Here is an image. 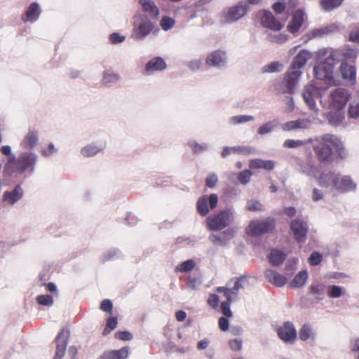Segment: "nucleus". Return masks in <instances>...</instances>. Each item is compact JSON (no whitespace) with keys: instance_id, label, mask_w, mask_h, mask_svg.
I'll list each match as a JSON object with an SVG mask.
<instances>
[{"instance_id":"obj_1","label":"nucleus","mask_w":359,"mask_h":359,"mask_svg":"<svg viewBox=\"0 0 359 359\" xmlns=\"http://www.w3.org/2000/svg\"><path fill=\"white\" fill-rule=\"evenodd\" d=\"M350 95L348 90L337 88L330 91L328 102L320 100V104L324 109L323 114L332 126H337L343 121L344 116L342 111Z\"/></svg>"},{"instance_id":"obj_2","label":"nucleus","mask_w":359,"mask_h":359,"mask_svg":"<svg viewBox=\"0 0 359 359\" xmlns=\"http://www.w3.org/2000/svg\"><path fill=\"white\" fill-rule=\"evenodd\" d=\"M337 56L334 48H323L316 53V58H324L313 68L314 76L317 79L324 81L329 85L334 84V71L340 62Z\"/></svg>"},{"instance_id":"obj_3","label":"nucleus","mask_w":359,"mask_h":359,"mask_svg":"<svg viewBox=\"0 0 359 359\" xmlns=\"http://www.w3.org/2000/svg\"><path fill=\"white\" fill-rule=\"evenodd\" d=\"M37 154L29 150L21 153L18 157L11 156L4 166V172L11 175L13 172L22 174L25 170H34L37 162Z\"/></svg>"},{"instance_id":"obj_4","label":"nucleus","mask_w":359,"mask_h":359,"mask_svg":"<svg viewBox=\"0 0 359 359\" xmlns=\"http://www.w3.org/2000/svg\"><path fill=\"white\" fill-rule=\"evenodd\" d=\"M313 149L318 161L321 163H330L332 161L334 135L325 134L313 139Z\"/></svg>"},{"instance_id":"obj_5","label":"nucleus","mask_w":359,"mask_h":359,"mask_svg":"<svg viewBox=\"0 0 359 359\" xmlns=\"http://www.w3.org/2000/svg\"><path fill=\"white\" fill-rule=\"evenodd\" d=\"M154 25L144 14H140L135 17L131 36L137 41L144 40L154 29Z\"/></svg>"},{"instance_id":"obj_6","label":"nucleus","mask_w":359,"mask_h":359,"mask_svg":"<svg viewBox=\"0 0 359 359\" xmlns=\"http://www.w3.org/2000/svg\"><path fill=\"white\" fill-rule=\"evenodd\" d=\"M234 212L231 208L220 211L218 214L208 217V227L213 231H219L227 226L233 219Z\"/></svg>"},{"instance_id":"obj_7","label":"nucleus","mask_w":359,"mask_h":359,"mask_svg":"<svg viewBox=\"0 0 359 359\" xmlns=\"http://www.w3.org/2000/svg\"><path fill=\"white\" fill-rule=\"evenodd\" d=\"M302 74L300 70L288 69V71L284 74L283 79L277 86L276 90L278 93L289 95L292 94Z\"/></svg>"},{"instance_id":"obj_8","label":"nucleus","mask_w":359,"mask_h":359,"mask_svg":"<svg viewBox=\"0 0 359 359\" xmlns=\"http://www.w3.org/2000/svg\"><path fill=\"white\" fill-rule=\"evenodd\" d=\"M322 89L316 87L313 84H307L302 89V96L309 109L314 113H318V109L316 104V100L321 97Z\"/></svg>"},{"instance_id":"obj_9","label":"nucleus","mask_w":359,"mask_h":359,"mask_svg":"<svg viewBox=\"0 0 359 359\" xmlns=\"http://www.w3.org/2000/svg\"><path fill=\"white\" fill-rule=\"evenodd\" d=\"M274 227V220L267 218L265 220H253L247 228V232L252 236H259L271 231Z\"/></svg>"},{"instance_id":"obj_10","label":"nucleus","mask_w":359,"mask_h":359,"mask_svg":"<svg viewBox=\"0 0 359 359\" xmlns=\"http://www.w3.org/2000/svg\"><path fill=\"white\" fill-rule=\"evenodd\" d=\"M228 60L226 52L218 49L208 54L205 58V64L209 67L222 69L227 66Z\"/></svg>"},{"instance_id":"obj_11","label":"nucleus","mask_w":359,"mask_h":359,"mask_svg":"<svg viewBox=\"0 0 359 359\" xmlns=\"http://www.w3.org/2000/svg\"><path fill=\"white\" fill-rule=\"evenodd\" d=\"M290 226L294 239L298 243H304L309 231L307 222L301 218H297L291 221Z\"/></svg>"},{"instance_id":"obj_12","label":"nucleus","mask_w":359,"mask_h":359,"mask_svg":"<svg viewBox=\"0 0 359 359\" xmlns=\"http://www.w3.org/2000/svg\"><path fill=\"white\" fill-rule=\"evenodd\" d=\"M278 337L285 343L294 344L297 339V331L293 323L287 321L277 328Z\"/></svg>"},{"instance_id":"obj_13","label":"nucleus","mask_w":359,"mask_h":359,"mask_svg":"<svg viewBox=\"0 0 359 359\" xmlns=\"http://www.w3.org/2000/svg\"><path fill=\"white\" fill-rule=\"evenodd\" d=\"M248 8L247 3L243 1L230 7L224 16V21L227 23L238 21L247 13Z\"/></svg>"},{"instance_id":"obj_14","label":"nucleus","mask_w":359,"mask_h":359,"mask_svg":"<svg viewBox=\"0 0 359 359\" xmlns=\"http://www.w3.org/2000/svg\"><path fill=\"white\" fill-rule=\"evenodd\" d=\"M69 332L67 329L63 328L58 333L55 338L56 351L53 359H62L66 351Z\"/></svg>"},{"instance_id":"obj_15","label":"nucleus","mask_w":359,"mask_h":359,"mask_svg":"<svg viewBox=\"0 0 359 359\" xmlns=\"http://www.w3.org/2000/svg\"><path fill=\"white\" fill-rule=\"evenodd\" d=\"M218 201L217 194H212L209 197L203 196L200 197L197 202V210L201 216H205L209 212L208 204L210 209L216 208Z\"/></svg>"},{"instance_id":"obj_16","label":"nucleus","mask_w":359,"mask_h":359,"mask_svg":"<svg viewBox=\"0 0 359 359\" xmlns=\"http://www.w3.org/2000/svg\"><path fill=\"white\" fill-rule=\"evenodd\" d=\"M106 147L105 142L102 141L93 142L81 149V155L84 158H90L104 151Z\"/></svg>"},{"instance_id":"obj_17","label":"nucleus","mask_w":359,"mask_h":359,"mask_svg":"<svg viewBox=\"0 0 359 359\" xmlns=\"http://www.w3.org/2000/svg\"><path fill=\"white\" fill-rule=\"evenodd\" d=\"M337 172L331 170L325 171L318 178L319 185L325 189V191H331L334 189V183L337 180Z\"/></svg>"},{"instance_id":"obj_18","label":"nucleus","mask_w":359,"mask_h":359,"mask_svg":"<svg viewBox=\"0 0 359 359\" xmlns=\"http://www.w3.org/2000/svg\"><path fill=\"white\" fill-rule=\"evenodd\" d=\"M39 141V131L34 128H29L20 142V146L31 150L38 145Z\"/></svg>"},{"instance_id":"obj_19","label":"nucleus","mask_w":359,"mask_h":359,"mask_svg":"<svg viewBox=\"0 0 359 359\" xmlns=\"http://www.w3.org/2000/svg\"><path fill=\"white\" fill-rule=\"evenodd\" d=\"M356 187L355 183L348 176H342L337 174V180L334 183V189L340 192H345L354 190Z\"/></svg>"},{"instance_id":"obj_20","label":"nucleus","mask_w":359,"mask_h":359,"mask_svg":"<svg viewBox=\"0 0 359 359\" xmlns=\"http://www.w3.org/2000/svg\"><path fill=\"white\" fill-rule=\"evenodd\" d=\"M338 31V26L334 23H331L325 26L316 28L311 30L307 35L306 41L310 40L312 38H320L327 36L330 34Z\"/></svg>"},{"instance_id":"obj_21","label":"nucleus","mask_w":359,"mask_h":359,"mask_svg":"<svg viewBox=\"0 0 359 359\" xmlns=\"http://www.w3.org/2000/svg\"><path fill=\"white\" fill-rule=\"evenodd\" d=\"M312 54L306 50H301L298 54L293 58L290 70H300L303 68L306 62L311 57Z\"/></svg>"},{"instance_id":"obj_22","label":"nucleus","mask_w":359,"mask_h":359,"mask_svg":"<svg viewBox=\"0 0 359 359\" xmlns=\"http://www.w3.org/2000/svg\"><path fill=\"white\" fill-rule=\"evenodd\" d=\"M24 195V191L21 185H16L12 191H5L3 194V200L9 205H14L20 201Z\"/></svg>"},{"instance_id":"obj_23","label":"nucleus","mask_w":359,"mask_h":359,"mask_svg":"<svg viewBox=\"0 0 359 359\" xmlns=\"http://www.w3.org/2000/svg\"><path fill=\"white\" fill-rule=\"evenodd\" d=\"M255 149L248 146L225 147L221 153L222 158H226L231 154H243L250 155L254 152Z\"/></svg>"},{"instance_id":"obj_24","label":"nucleus","mask_w":359,"mask_h":359,"mask_svg":"<svg viewBox=\"0 0 359 359\" xmlns=\"http://www.w3.org/2000/svg\"><path fill=\"white\" fill-rule=\"evenodd\" d=\"M139 4L148 18L154 19L159 15V9L153 0H139Z\"/></svg>"},{"instance_id":"obj_25","label":"nucleus","mask_w":359,"mask_h":359,"mask_svg":"<svg viewBox=\"0 0 359 359\" xmlns=\"http://www.w3.org/2000/svg\"><path fill=\"white\" fill-rule=\"evenodd\" d=\"M166 67V63L162 57H156L147 63L144 70L147 74H151L155 72L165 69Z\"/></svg>"},{"instance_id":"obj_26","label":"nucleus","mask_w":359,"mask_h":359,"mask_svg":"<svg viewBox=\"0 0 359 359\" xmlns=\"http://www.w3.org/2000/svg\"><path fill=\"white\" fill-rule=\"evenodd\" d=\"M264 274L267 280L276 287H283L287 282V278L285 276L272 269L266 270Z\"/></svg>"},{"instance_id":"obj_27","label":"nucleus","mask_w":359,"mask_h":359,"mask_svg":"<svg viewBox=\"0 0 359 359\" xmlns=\"http://www.w3.org/2000/svg\"><path fill=\"white\" fill-rule=\"evenodd\" d=\"M41 11L39 4L36 2H33L22 15V20L24 22H35L39 18Z\"/></svg>"},{"instance_id":"obj_28","label":"nucleus","mask_w":359,"mask_h":359,"mask_svg":"<svg viewBox=\"0 0 359 359\" xmlns=\"http://www.w3.org/2000/svg\"><path fill=\"white\" fill-rule=\"evenodd\" d=\"M261 21L264 27L275 31L280 30L283 27L282 24L277 21L269 11H265L263 13Z\"/></svg>"},{"instance_id":"obj_29","label":"nucleus","mask_w":359,"mask_h":359,"mask_svg":"<svg viewBox=\"0 0 359 359\" xmlns=\"http://www.w3.org/2000/svg\"><path fill=\"white\" fill-rule=\"evenodd\" d=\"M340 72L342 78L350 82H355L356 79L355 67L353 65H348L346 62H341Z\"/></svg>"},{"instance_id":"obj_30","label":"nucleus","mask_w":359,"mask_h":359,"mask_svg":"<svg viewBox=\"0 0 359 359\" xmlns=\"http://www.w3.org/2000/svg\"><path fill=\"white\" fill-rule=\"evenodd\" d=\"M304 15L302 10H297L294 13L292 20L287 26V29L291 33H295L299 29L304 22Z\"/></svg>"},{"instance_id":"obj_31","label":"nucleus","mask_w":359,"mask_h":359,"mask_svg":"<svg viewBox=\"0 0 359 359\" xmlns=\"http://www.w3.org/2000/svg\"><path fill=\"white\" fill-rule=\"evenodd\" d=\"M249 167L251 169H264L272 170L275 167V162L271 160L252 159L250 161Z\"/></svg>"},{"instance_id":"obj_32","label":"nucleus","mask_w":359,"mask_h":359,"mask_svg":"<svg viewBox=\"0 0 359 359\" xmlns=\"http://www.w3.org/2000/svg\"><path fill=\"white\" fill-rule=\"evenodd\" d=\"M299 337L304 341H314L316 338V334L311 325L304 324L299 331Z\"/></svg>"},{"instance_id":"obj_33","label":"nucleus","mask_w":359,"mask_h":359,"mask_svg":"<svg viewBox=\"0 0 359 359\" xmlns=\"http://www.w3.org/2000/svg\"><path fill=\"white\" fill-rule=\"evenodd\" d=\"M128 356V349L126 347L117 351L104 353L99 359H126Z\"/></svg>"},{"instance_id":"obj_34","label":"nucleus","mask_w":359,"mask_h":359,"mask_svg":"<svg viewBox=\"0 0 359 359\" xmlns=\"http://www.w3.org/2000/svg\"><path fill=\"white\" fill-rule=\"evenodd\" d=\"M334 52L337 55V57L340 62H345L346 60L355 59L356 57V52L353 49H334Z\"/></svg>"},{"instance_id":"obj_35","label":"nucleus","mask_w":359,"mask_h":359,"mask_svg":"<svg viewBox=\"0 0 359 359\" xmlns=\"http://www.w3.org/2000/svg\"><path fill=\"white\" fill-rule=\"evenodd\" d=\"M120 75L111 70H106L103 72L102 81L104 85L111 86L118 82Z\"/></svg>"},{"instance_id":"obj_36","label":"nucleus","mask_w":359,"mask_h":359,"mask_svg":"<svg viewBox=\"0 0 359 359\" xmlns=\"http://www.w3.org/2000/svg\"><path fill=\"white\" fill-rule=\"evenodd\" d=\"M348 115L351 118H359V95L351 100L348 109Z\"/></svg>"},{"instance_id":"obj_37","label":"nucleus","mask_w":359,"mask_h":359,"mask_svg":"<svg viewBox=\"0 0 359 359\" xmlns=\"http://www.w3.org/2000/svg\"><path fill=\"white\" fill-rule=\"evenodd\" d=\"M308 279V273L306 271H299L290 282V287H300L303 286Z\"/></svg>"},{"instance_id":"obj_38","label":"nucleus","mask_w":359,"mask_h":359,"mask_svg":"<svg viewBox=\"0 0 359 359\" xmlns=\"http://www.w3.org/2000/svg\"><path fill=\"white\" fill-rule=\"evenodd\" d=\"M255 117L250 115H237L231 116L229 118V123L231 126H237L244 124L248 122L253 121Z\"/></svg>"},{"instance_id":"obj_39","label":"nucleus","mask_w":359,"mask_h":359,"mask_svg":"<svg viewBox=\"0 0 359 359\" xmlns=\"http://www.w3.org/2000/svg\"><path fill=\"white\" fill-rule=\"evenodd\" d=\"M285 259V255L279 250L273 249L271 251L269 259L273 266L280 264Z\"/></svg>"},{"instance_id":"obj_40","label":"nucleus","mask_w":359,"mask_h":359,"mask_svg":"<svg viewBox=\"0 0 359 359\" xmlns=\"http://www.w3.org/2000/svg\"><path fill=\"white\" fill-rule=\"evenodd\" d=\"M313 139L310 138L307 140H290L287 139L283 143V147L290 149H295L300 147H303L306 145L308 143H313Z\"/></svg>"},{"instance_id":"obj_41","label":"nucleus","mask_w":359,"mask_h":359,"mask_svg":"<svg viewBox=\"0 0 359 359\" xmlns=\"http://www.w3.org/2000/svg\"><path fill=\"white\" fill-rule=\"evenodd\" d=\"M278 122L277 120L268 121L264 124L262 125L257 129V133L260 135H264L271 133L274 130V128L278 126Z\"/></svg>"},{"instance_id":"obj_42","label":"nucleus","mask_w":359,"mask_h":359,"mask_svg":"<svg viewBox=\"0 0 359 359\" xmlns=\"http://www.w3.org/2000/svg\"><path fill=\"white\" fill-rule=\"evenodd\" d=\"M283 69V65L279 62H272L262 68V73L279 72Z\"/></svg>"},{"instance_id":"obj_43","label":"nucleus","mask_w":359,"mask_h":359,"mask_svg":"<svg viewBox=\"0 0 359 359\" xmlns=\"http://www.w3.org/2000/svg\"><path fill=\"white\" fill-rule=\"evenodd\" d=\"M343 0H320V6L325 11H330L339 6Z\"/></svg>"},{"instance_id":"obj_44","label":"nucleus","mask_w":359,"mask_h":359,"mask_svg":"<svg viewBox=\"0 0 359 359\" xmlns=\"http://www.w3.org/2000/svg\"><path fill=\"white\" fill-rule=\"evenodd\" d=\"M334 142H336V144H334V150L337 152L339 157L341 159H344L348 156V151L344 147L341 141L334 135Z\"/></svg>"},{"instance_id":"obj_45","label":"nucleus","mask_w":359,"mask_h":359,"mask_svg":"<svg viewBox=\"0 0 359 359\" xmlns=\"http://www.w3.org/2000/svg\"><path fill=\"white\" fill-rule=\"evenodd\" d=\"M310 292L315 295L318 299H323L325 292V285H312L309 287Z\"/></svg>"},{"instance_id":"obj_46","label":"nucleus","mask_w":359,"mask_h":359,"mask_svg":"<svg viewBox=\"0 0 359 359\" xmlns=\"http://www.w3.org/2000/svg\"><path fill=\"white\" fill-rule=\"evenodd\" d=\"M246 208L249 211L252 212H262L264 210L263 204L256 199H250L248 201Z\"/></svg>"},{"instance_id":"obj_47","label":"nucleus","mask_w":359,"mask_h":359,"mask_svg":"<svg viewBox=\"0 0 359 359\" xmlns=\"http://www.w3.org/2000/svg\"><path fill=\"white\" fill-rule=\"evenodd\" d=\"M188 144L194 154H201V152L208 149V144L206 143L199 144L191 140L189 142Z\"/></svg>"},{"instance_id":"obj_48","label":"nucleus","mask_w":359,"mask_h":359,"mask_svg":"<svg viewBox=\"0 0 359 359\" xmlns=\"http://www.w3.org/2000/svg\"><path fill=\"white\" fill-rule=\"evenodd\" d=\"M195 262L193 259H188L182 262L176 266V271L180 272H187L194 269Z\"/></svg>"},{"instance_id":"obj_49","label":"nucleus","mask_w":359,"mask_h":359,"mask_svg":"<svg viewBox=\"0 0 359 359\" xmlns=\"http://www.w3.org/2000/svg\"><path fill=\"white\" fill-rule=\"evenodd\" d=\"M300 170L302 172L305 173L309 176H314L316 174V168L315 165L310 162L306 163L299 164Z\"/></svg>"},{"instance_id":"obj_50","label":"nucleus","mask_w":359,"mask_h":359,"mask_svg":"<svg viewBox=\"0 0 359 359\" xmlns=\"http://www.w3.org/2000/svg\"><path fill=\"white\" fill-rule=\"evenodd\" d=\"M175 21L172 18L168 16H164L162 18L160 22V26L164 31L171 29L175 25Z\"/></svg>"},{"instance_id":"obj_51","label":"nucleus","mask_w":359,"mask_h":359,"mask_svg":"<svg viewBox=\"0 0 359 359\" xmlns=\"http://www.w3.org/2000/svg\"><path fill=\"white\" fill-rule=\"evenodd\" d=\"M343 294L342 287L338 285L329 286L327 295L331 298H339Z\"/></svg>"},{"instance_id":"obj_52","label":"nucleus","mask_w":359,"mask_h":359,"mask_svg":"<svg viewBox=\"0 0 359 359\" xmlns=\"http://www.w3.org/2000/svg\"><path fill=\"white\" fill-rule=\"evenodd\" d=\"M36 301L39 304L43 306H52L53 304V298L49 294H41L36 297Z\"/></svg>"},{"instance_id":"obj_53","label":"nucleus","mask_w":359,"mask_h":359,"mask_svg":"<svg viewBox=\"0 0 359 359\" xmlns=\"http://www.w3.org/2000/svg\"><path fill=\"white\" fill-rule=\"evenodd\" d=\"M252 175L250 170H245L238 174V179L242 184H246L250 182Z\"/></svg>"},{"instance_id":"obj_54","label":"nucleus","mask_w":359,"mask_h":359,"mask_svg":"<svg viewBox=\"0 0 359 359\" xmlns=\"http://www.w3.org/2000/svg\"><path fill=\"white\" fill-rule=\"evenodd\" d=\"M209 239L211 242L215 244H218L221 245H226L227 242L226 239L223 236V235H215L211 234L209 237Z\"/></svg>"},{"instance_id":"obj_55","label":"nucleus","mask_w":359,"mask_h":359,"mask_svg":"<svg viewBox=\"0 0 359 359\" xmlns=\"http://www.w3.org/2000/svg\"><path fill=\"white\" fill-rule=\"evenodd\" d=\"M297 128L298 129H308L311 124V121L309 118H299L295 120Z\"/></svg>"},{"instance_id":"obj_56","label":"nucleus","mask_w":359,"mask_h":359,"mask_svg":"<svg viewBox=\"0 0 359 359\" xmlns=\"http://www.w3.org/2000/svg\"><path fill=\"white\" fill-rule=\"evenodd\" d=\"M246 281L245 278L243 277L238 279L235 283L233 287L231 289L232 295H236L238 291L240 289H243L244 287V283Z\"/></svg>"},{"instance_id":"obj_57","label":"nucleus","mask_w":359,"mask_h":359,"mask_svg":"<svg viewBox=\"0 0 359 359\" xmlns=\"http://www.w3.org/2000/svg\"><path fill=\"white\" fill-rule=\"evenodd\" d=\"M231 301H229L227 299L226 302H224L221 304V309L224 316L226 317H231L232 315L231 311L230 309V304Z\"/></svg>"},{"instance_id":"obj_58","label":"nucleus","mask_w":359,"mask_h":359,"mask_svg":"<svg viewBox=\"0 0 359 359\" xmlns=\"http://www.w3.org/2000/svg\"><path fill=\"white\" fill-rule=\"evenodd\" d=\"M202 65V62L201 60L195 59L189 61L187 64V67L192 72L198 71Z\"/></svg>"},{"instance_id":"obj_59","label":"nucleus","mask_w":359,"mask_h":359,"mask_svg":"<svg viewBox=\"0 0 359 359\" xmlns=\"http://www.w3.org/2000/svg\"><path fill=\"white\" fill-rule=\"evenodd\" d=\"M121 253L117 249H111L105 252L103 255V259L104 261L110 260L115 257H118Z\"/></svg>"},{"instance_id":"obj_60","label":"nucleus","mask_w":359,"mask_h":359,"mask_svg":"<svg viewBox=\"0 0 359 359\" xmlns=\"http://www.w3.org/2000/svg\"><path fill=\"white\" fill-rule=\"evenodd\" d=\"M116 337L123 341H130L133 339V334L127 331L118 332L116 334Z\"/></svg>"},{"instance_id":"obj_61","label":"nucleus","mask_w":359,"mask_h":359,"mask_svg":"<svg viewBox=\"0 0 359 359\" xmlns=\"http://www.w3.org/2000/svg\"><path fill=\"white\" fill-rule=\"evenodd\" d=\"M229 346L233 351H240L243 346L242 340L238 339L230 340Z\"/></svg>"},{"instance_id":"obj_62","label":"nucleus","mask_w":359,"mask_h":359,"mask_svg":"<svg viewBox=\"0 0 359 359\" xmlns=\"http://www.w3.org/2000/svg\"><path fill=\"white\" fill-rule=\"evenodd\" d=\"M322 255L318 252H313L309 257V261L311 265H318L322 260Z\"/></svg>"},{"instance_id":"obj_63","label":"nucleus","mask_w":359,"mask_h":359,"mask_svg":"<svg viewBox=\"0 0 359 359\" xmlns=\"http://www.w3.org/2000/svg\"><path fill=\"white\" fill-rule=\"evenodd\" d=\"M188 287L192 290H197L201 285V280L197 278H189L187 283Z\"/></svg>"},{"instance_id":"obj_64","label":"nucleus","mask_w":359,"mask_h":359,"mask_svg":"<svg viewBox=\"0 0 359 359\" xmlns=\"http://www.w3.org/2000/svg\"><path fill=\"white\" fill-rule=\"evenodd\" d=\"M100 309L105 312L111 313L113 309L112 302L109 299H104L102 302Z\"/></svg>"}]
</instances>
